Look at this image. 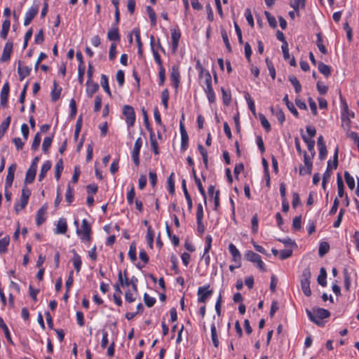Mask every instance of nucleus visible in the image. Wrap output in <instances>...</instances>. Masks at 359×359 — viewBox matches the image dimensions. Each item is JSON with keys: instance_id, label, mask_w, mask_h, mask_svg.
I'll list each match as a JSON object with an SVG mask.
<instances>
[{"instance_id": "0e129e2a", "label": "nucleus", "mask_w": 359, "mask_h": 359, "mask_svg": "<svg viewBox=\"0 0 359 359\" xmlns=\"http://www.w3.org/2000/svg\"><path fill=\"white\" fill-rule=\"evenodd\" d=\"M223 103L228 106L231 102V95L228 93L223 88H222Z\"/></svg>"}, {"instance_id": "bb28decb", "label": "nucleus", "mask_w": 359, "mask_h": 359, "mask_svg": "<svg viewBox=\"0 0 359 359\" xmlns=\"http://www.w3.org/2000/svg\"><path fill=\"white\" fill-rule=\"evenodd\" d=\"M180 72L177 67H172V72L170 74L171 81L175 83V87L177 88L180 83Z\"/></svg>"}, {"instance_id": "37998d69", "label": "nucleus", "mask_w": 359, "mask_h": 359, "mask_svg": "<svg viewBox=\"0 0 359 359\" xmlns=\"http://www.w3.org/2000/svg\"><path fill=\"white\" fill-rule=\"evenodd\" d=\"M222 37L229 53H231L232 48L228 38L226 32L224 29L221 31Z\"/></svg>"}, {"instance_id": "dca6fc26", "label": "nucleus", "mask_w": 359, "mask_h": 359, "mask_svg": "<svg viewBox=\"0 0 359 359\" xmlns=\"http://www.w3.org/2000/svg\"><path fill=\"white\" fill-rule=\"evenodd\" d=\"M47 210V206L43 205L37 212L36 213V225L40 226L46 220L45 215Z\"/></svg>"}, {"instance_id": "f3484780", "label": "nucleus", "mask_w": 359, "mask_h": 359, "mask_svg": "<svg viewBox=\"0 0 359 359\" xmlns=\"http://www.w3.org/2000/svg\"><path fill=\"white\" fill-rule=\"evenodd\" d=\"M107 39L109 41H119L121 39L117 26H114L107 33Z\"/></svg>"}, {"instance_id": "72a5a7b5", "label": "nucleus", "mask_w": 359, "mask_h": 359, "mask_svg": "<svg viewBox=\"0 0 359 359\" xmlns=\"http://www.w3.org/2000/svg\"><path fill=\"white\" fill-rule=\"evenodd\" d=\"M150 142H151V149L154 151L155 154H158V143L155 138L154 133L151 130L150 131Z\"/></svg>"}, {"instance_id": "4d7b16f0", "label": "nucleus", "mask_w": 359, "mask_h": 359, "mask_svg": "<svg viewBox=\"0 0 359 359\" xmlns=\"http://www.w3.org/2000/svg\"><path fill=\"white\" fill-rule=\"evenodd\" d=\"M41 142V135L39 133H37L33 140V142L32 144V149L34 151L38 149Z\"/></svg>"}, {"instance_id": "412c9836", "label": "nucleus", "mask_w": 359, "mask_h": 359, "mask_svg": "<svg viewBox=\"0 0 359 359\" xmlns=\"http://www.w3.org/2000/svg\"><path fill=\"white\" fill-rule=\"evenodd\" d=\"M72 252L74 254L73 258H72V262L74 267L77 273H79L81 271V267L82 264L81 258L79 255H78L74 250H72Z\"/></svg>"}, {"instance_id": "09e8293b", "label": "nucleus", "mask_w": 359, "mask_h": 359, "mask_svg": "<svg viewBox=\"0 0 359 359\" xmlns=\"http://www.w3.org/2000/svg\"><path fill=\"white\" fill-rule=\"evenodd\" d=\"M36 170L37 168L31 165L27 171L25 180H34Z\"/></svg>"}, {"instance_id": "a878e982", "label": "nucleus", "mask_w": 359, "mask_h": 359, "mask_svg": "<svg viewBox=\"0 0 359 359\" xmlns=\"http://www.w3.org/2000/svg\"><path fill=\"white\" fill-rule=\"evenodd\" d=\"M52 166L51 161H46L43 163L39 176V180H43L46 177L47 172L50 169Z\"/></svg>"}, {"instance_id": "4c0bfd02", "label": "nucleus", "mask_w": 359, "mask_h": 359, "mask_svg": "<svg viewBox=\"0 0 359 359\" xmlns=\"http://www.w3.org/2000/svg\"><path fill=\"white\" fill-rule=\"evenodd\" d=\"M65 200L69 205L74 201V192L70 184H68L67 185V189L65 194Z\"/></svg>"}, {"instance_id": "0eeeda50", "label": "nucleus", "mask_w": 359, "mask_h": 359, "mask_svg": "<svg viewBox=\"0 0 359 359\" xmlns=\"http://www.w3.org/2000/svg\"><path fill=\"white\" fill-rule=\"evenodd\" d=\"M330 316V312L323 308L316 309V325L323 327L324 326V322L320 320L324 318H329Z\"/></svg>"}, {"instance_id": "aec40b11", "label": "nucleus", "mask_w": 359, "mask_h": 359, "mask_svg": "<svg viewBox=\"0 0 359 359\" xmlns=\"http://www.w3.org/2000/svg\"><path fill=\"white\" fill-rule=\"evenodd\" d=\"M229 250L233 257V261L235 262H239L241 259V255L236 247L233 244L230 243L229 245Z\"/></svg>"}, {"instance_id": "680f3d73", "label": "nucleus", "mask_w": 359, "mask_h": 359, "mask_svg": "<svg viewBox=\"0 0 359 359\" xmlns=\"http://www.w3.org/2000/svg\"><path fill=\"white\" fill-rule=\"evenodd\" d=\"M16 168H17V166L14 163L9 166V168L8 169V174H7L6 180H14V174H15Z\"/></svg>"}, {"instance_id": "2f4dec72", "label": "nucleus", "mask_w": 359, "mask_h": 359, "mask_svg": "<svg viewBox=\"0 0 359 359\" xmlns=\"http://www.w3.org/2000/svg\"><path fill=\"white\" fill-rule=\"evenodd\" d=\"M283 101L287 105V109L296 116H298V111L292 102H290L288 99V95H285L283 97Z\"/></svg>"}, {"instance_id": "6e6552de", "label": "nucleus", "mask_w": 359, "mask_h": 359, "mask_svg": "<svg viewBox=\"0 0 359 359\" xmlns=\"http://www.w3.org/2000/svg\"><path fill=\"white\" fill-rule=\"evenodd\" d=\"M210 285L200 287L198 289V302L199 303H205L208 298L212 294V290H208Z\"/></svg>"}, {"instance_id": "2eb2a0df", "label": "nucleus", "mask_w": 359, "mask_h": 359, "mask_svg": "<svg viewBox=\"0 0 359 359\" xmlns=\"http://www.w3.org/2000/svg\"><path fill=\"white\" fill-rule=\"evenodd\" d=\"M99 89V85L97 83L92 81L86 82V94L89 97H92L93 94L95 93Z\"/></svg>"}, {"instance_id": "b1692460", "label": "nucleus", "mask_w": 359, "mask_h": 359, "mask_svg": "<svg viewBox=\"0 0 359 359\" xmlns=\"http://www.w3.org/2000/svg\"><path fill=\"white\" fill-rule=\"evenodd\" d=\"M318 69L326 78L329 77L331 74V67L322 62L318 63Z\"/></svg>"}, {"instance_id": "39448f33", "label": "nucleus", "mask_w": 359, "mask_h": 359, "mask_svg": "<svg viewBox=\"0 0 359 359\" xmlns=\"http://www.w3.org/2000/svg\"><path fill=\"white\" fill-rule=\"evenodd\" d=\"M123 114L126 117L128 127L133 126L135 121V114L133 107L130 105H125L123 108Z\"/></svg>"}, {"instance_id": "6ab92c4d", "label": "nucleus", "mask_w": 359, "mask_h": 359, "mask_svg": "<svg viewBox=\"0 0 359 359\" xmlns=\"http://www.w3.org/2000/svg\"><path fill=\"white\" fill-rule=\"evenodd\" d=\"M31 68L27 66H22L20 61L18 62V72L19 74L20 80L22 81L30 73Z\"/></svg>"}, {"instance_id": "49530a36", "label": "nucleus", "mask_w": 359, "mask_h": 359, "mask_svg": "<svg viewBox=\"0 0 359 359\" xmlns=\"http://www.w3.org/2000/svg\"><path fill=\"white\" fill-rule=\"evenodd\" d=\"M344 285L346 290L348 291L351 287V278L348 273L347 269L344 270Z\"/></svg>"}, {"instance_id": "c85d7f7f", "label": "nucleus", "mask_w": 359, "mask_h": 359, "mask_svg": "<svg viewBox=\"0 0 359 359\" xmlns=\"http://www.w3.org/2000/svg\"><path fill=\"white\" fill-rule=\"evenodd\" d=\"M271 111L273 114L276 116L278 121L280 122V124H282L285 121V114L283 111L279 109H274L273 107H271Z\"/></svg>"}, {"instance_id": "c9c22d12", "label": "nucleus", "mask_w": 359, "mask_h": 359, "mask_svg": "<svg viewBox=\"0 0 359 359\" xmlns=\"http://www.w3.org/2000/svg\"><path fill=\"white\" fill-rule=\"evenodd\" d=\"M289 81L291 82L292 86L294 87L295 92L297 93H299L302 90V86L298 81V79L296 78V76L292 75L289 76Z\"/></svg>"}, {"instance_id": "a18cd8bd", "label": "nucleus", "mask_w": 359, "mask_h": 359, "mask_svg": "<svg viewBox=\"0 0 359 359\" xmlns=\"http://www.w3.org/2000/svg\"><path fill=\"white\" fill-rule=\"evenodd\" d=\"M154 237V233L151 230V227L149 226L147 228V243H148V245L150 247V248H153Z\"/></svg>"}, {"instance_id": "ddd939ff", "label": "nucleus", "mask_w": 359, "mask_h": 359, "mask_svg": "<svg viewBox=\"0 0 359 359\" xmlns=\"http://www.w3.org/2000/svg\"><path fill=\"white\" fill-rule=\"evenodd\" d=\"M9 83L8 82H6L4 85L2 87L1 91V102L0 104L2 107H6L7 105L8 102V97L9 94Z\"/></svg>"}, {"instance_id": "a19ab883", "label": "nucleus", "mask_w": 359, "mask_h": 359, "mask_svg": "<svg viewBox=\"0 0 359 359\" xmlns=\"http://www.w3.org/2000/svg\"><path fill=\"white\" fill-rule=\"evenodd\" d=\"M63 170V163L62 159H60L55 167V177L56 180H59L61 175V172Z\"/></svg>"}, {"instance_id": "f704fd0d", "label": "nucleus", "mask_w": 359, "mask_h": 359, "mask_svg": "<svg viewBox=\"0 0 359 359\" xmlns=\"http://www.w3.org/2000/svg\"><path fill=\"white\" fill-rule=\"evenodd\" d=\"M126 273H127V272H126V271H124V276H125L124 278H123V274H122L121 271H120L118 274V280L122 287L130 285L129 279L128 278Z\"/></svg>"}, {"instance_id": "052dcab7", "label": "nucleus", "mask_w": 359, "mask_h": 359, "mask_svg": "<svg viewBox=\"0 0 359 359\" xmlns=\"http://www.w3.org/2000/svg\"><path fill=\"white\" fill-rule=\"evenodd\" d=\"M292 254V250H290V249H285V250H280V253H279L280 259L281 260L286 259L289 258L290 257H291Z\"/></svg>"}, {"instance_id": "de8ad7c7", "label": "nucleus", "mask_w": 359, "mask_h": 359, "mask_svg": "<svg viewBox=\"0 0 359 359\" xmlns=\"http://www.w3.org/2000/svg\"><path fill=\"white\" fill-rule=\"evenodd\" d=\"M168 100H169V93L167 89H165L161 93V100L163 104L165 109H167L168 107Z\"/></svg>"}, {"instance_id": "3c124183", "label": "nucleus", "mask_w": 359, "mask_h": 359, "mask_svg": "<svg viewBox=\"0 0 359 359\" xmlns=\"http://www.w3.org/2000/svg\"><path fill=\"white\" fill-rule=\"evenodd\" d=\"M144 302L147 306L151 307L154 305L156 302V299L150 297L148 294L144 293Z\"/></svg>"}, {"instance_id": "9d476101", "label": "nucleus", "mask_w": 359, "mask_h": 359, "mask_svg": "<svg viewBox=\"0 0 359 359\" xmlns=\"http://www.w3.org/2000/svg\"><path fill=\"white\" fill-rule=\"evenodd\" d=\"M142 145V140L141 137H138L135 142L133 150L132 152V158L136 165L139 164V154Z\"/></svg>"}, {"instance_id": "393cba45", "label": "nucleus", "mask_w": 359, "mask_h": 359, "mask_svg": "<svg viewBox=\"0 0 359 359\" xmlns=\"http://www.w3.org/2000/svg\"><path fill=\"white\" fill-rule=\"evenodd\" d=\"M330 244L326 241H321L319 243L318 255L323 257L330 250Z\"/></svg>"}, {"instance_id": "603ef678", "label": "nucleus", "mask_w": 359, "mask_h": 359, "mask_svg": "<svg viewBox=\"0 0 359 359\" xmlns=\"http://www.w3.org/2000/svg\"><path fill=\"white\" fill-rule=\"evenodd\" d=\"M344 213H345V210L344 208H341L339 212L336 221L333 224V226L334 228H338L340 226Z\"/></svg>"}, {"instance_id": "8fccbe9b", "label": "nucleus", "mask_w": 359, "mask_h": 359, "mask_svg": "<svg viewBox=\"0 0 359 359\" xmlns=\"http://www.w3.org/2000/svg\"><path fill=\"white\" fill-rule=\"evenodd\" d=\"M128 256L130 259L134 262L137 259L136 257V245L135 243H132L130 245V249L128 252Z\"/></svg>"}, {"instance_id": "58836bf2", "label": "nucleus", "mask_w": 359, "mask_h": 359, "mask_svg": "<svg viewBox=\"0 0 359 359\" xmlns=\"http://www.w3.org/2000/svg\"><path fill=\"white\" fill-rule=\"evenodd\" d=\"M245 99L248 103L249 109L253 114H255V106L254 100L251 98L250 94L248 93H245Z\"/></svg>"}, {"instance_id": "bf43d9fd", "label": "nucleus", "mask_w": 359, "mask_h": 359, "mask_svg": "<svg viewBox=\"0 0 359 359\" xmlns=\"http://www.w3.org/2000/svg\"><path fill=\"white\" fill-rule=\"evenodd\" d=\"M245 18L251 27H254L253 17L250 8H246L245 11Z\"/></svg>"}, {"instance_id": "9b49d317", "label": "nucleus", "mask_w": 359, "mask_h": 359, "mask_svg": "<svg viewBox=\"0 0 359 359\" xmlns=\"http://www.w3.org/2000/svg\"><path fill=\"white\" fill-rule=\"evenodd\" d=\"M39 12L38 6H32L25 13L24 25H29Z\"/></svg>"}, {"instance_id": "423d86ee", "label": "nucleus", "mask_w": 359, "mask_h": 359, "mask_svg": "<svg viewBox=\"0 0 359 359\" xmlns=\"http://www.w3.org/2000/svg\"><path fill=\"white\" fill-rule=\"evenodd\" d=\"M31 194L30 191L25 187L22 190V196L20 198V203L17 204L15 207V210L17 212L24 209L28 203V199Z\"/></svg>"}, {"instance_id": "f257e3e1", "label": "nucleus", "mask_w": 359, "mask_h": 359, "mask_svg": "<svg viewBox=\"0 0 359 359\" xmlns=\"http://www.w3.org/2000/svg\"><path fill=\"white\" fill-rule=\"evenodd\" d=\"M302 137L307 145L308 149L311 151V156L306 154V151H302L300 147V142L297 137L294 138V144L297 151L299 154L304 155V165L299 168V174L301 176L304 177L306 175H311L313 169V162L311 158L314 156V152L312 151L314 147V141L312 140L314 137V128L311 126L306 127V131L303 129L300 130Z\"/></svg>"}, {"instance_id": "473e14b6", "label": "nucleus", "mask_w": 359, "mask_h": 359, "mask_svg": "<svg viewBox=\"0 0 359 359\" xmlns=\"http://www.w3.org/2000/svg\"><path fill=\"white\" fill-rule=\"evenodd\" d=\"M81 232L91 233V226H90V224L88 222L86 219H83L82 220L81 230H80V229L76 230V233L78 234H80Z\"/></svg>"}, {"instance_id": "f03ea898", "label": "nucleus", "mask_w": 359, "mask_h": 359, "mask_svg": "<svg viewBox=\"0 0 359 359\" xmlns=\"http://www.w3.org/2000/svg\"><path fill=\"white\" fill-rule=\"evenodd\" d=\"M311 278V273L310 269L309 268L305 269L301 276L300 282L302 290L306 297H310L312 294L310 288Z\"/></svg>"}, {"instance_id": "774afa93", "label": "nucleus", "mask_w": 359, "mask_h": 359, "mask_svg": "<svg viewBox=\"0 0 359 359\" xmlns=\"http://www.w3.org/2000/svg\"><path fill=\"white\" fill-rule=\"evenodd\" d=\"M317 90L320 95H325L328 90V86L318 81L317 83Z\"/></svg>"}, {"instance_id": "c756f323", "label": "nucleus", "mask_w": 359, "mask_h": 359, "mask_svg": "<svg viewBox=\"0 0 359 359\" xmlns=\"http://www.w3.org/2000/svg\"><path fill=\"white\" fill-rule=\"evenodd\" d=\"M101 86L103 88L104 90L109 95L111 96V90L109 86L108 78L105 74H102L101 76Z\"/></svg>"}, {"instance_id": "f8f14e48", "label": "nucleus", "mask_w": 359, "mask_h": 359, "mask_svg": "<svg viewBox=\"0 0 359 359\" xmlns=\"http://www.w3.org/2000/svg\"><path fill=\"white\" fill-rule=\"evenodd\" d=\"M181 37V32L178 29L171 30L172 50L175 53L178 48L179 41Z\"/></svg>"}, {"instance_id": "7c9ffc66", "label": "nucleus", "mask_w": 359, "mask_h": 359, "mask_svg": "<svg viewBox=\"0 0 359 359\" xmlns=\"http://www.w3.org/2000/svg\"><path fill=\"white\" fill-rule=\"evenodd\" d=\"M211 339H212V341L213 343V345L217 348L219 346V339H218V336H217V330H216V327H215V325L213 323L211 325Z\"/></svg>"}, {"instance_id": "e433bc0d", "label": "nucleus", "mask_w": 359, "mask_h": 359, "mask_svg": "<svg viewBox=\"0 0 359 359\" xmlns=\"http://www.w3.org/2000/svg\"><path fill=\"white\" fill-rule=\"evenodd\" d=\"M10 242L9 236H6L0 239V254L4 253L7 251V247Z\"/></svg>"}, {"instance_id": "c03bdc74", "label": "nucleus", "mask_w": 359, "mask_h": 359, "mask_svg": "<svg viewBox=\"0 0 359 359\" xmlns=\"http://www.w3.org/2000/svg\"><path fill=\"white\" fill-rule=\"evenodd\" d=\"M259 120L261 122L262 126L264 127V128L266 130V132L270 131L271 130V125L269 122V121L266 119L265 116L262 114H259Z\"/></svg>"}, {"instance_id": "1a4fd4ad", "label": "nucleus", "mask_w": 359, "mask_h": 359, "mask_svg": "<svg viewBox=\"0 0 359 359\" xmlns=\"http://www.w3.org/2000/svg\"><path fill=\"white\" fill-rule=\"evenodd\" d=\"M337 163H338V151L337 150L334 154V156L333 162L331 163L330 161H328V162H327V170L323 175V180H327L330 177V173L333 170L337 168Z\"/></svg>"}, {"instance_id": "5fc2aeb1", "label": "nucleus", "mask_w": 359, "mask_h": 359, "mask_svg": "<svg viewBox=\"0 0 359 359\" xmlns=\"http://www.w3.org/2000/svg\"><path fill=\"white\" fill-rule=\"evenodd\" d=\"M264 14H265V15H266V17L267 18V20H268V22H269V25L271 27L275 28L277 26V22H276V18L273 15H271L270 14V13L268 12V11H265Z\"/></svg>"}, {"instance_id": "4be33fe9", "label": "nucleus", "mask_w": 359, "mask_h": 359, "mask_svg": "<svg viewBox=\"0 0 359 359\" xmlns=\"http://www.w3.org/2000/svg\"><path fill=\"white\" fill-rule=\"evenodd\" d=\"M317 282L322 287L327 286V271L324 267H322L320 270V273L317 278Z\"/></svg>"}, {"instance_id": "6e6d98bb", "label": "nucleus", "mask_w": 359, "mask_h": 359, "mask_svg": "<svg viewBox=\"0 0 359 359\" xmlns=\"http://www.w3.org/2000/svg\"><path fill=\"white\" fill-rule=\"evenodd\" d=\"M116 79L119 86L122 87L125 81L124 72L123 70H118L116 72Z\"/></svg>"}, {"instance_id": "a211bd4d", "label": "nucleus", "mask_w": 359, "mask_h": 359, "mask_svg": "<svg viewBox=\"0 0 359 359\" xmlns=\"http://www.w3.org/2000/svg\"><path fill=\"white\" fill-rule=\"evenodd\" d=\"M67 230V221L65 218H60L57 221L55 233L65 234Z\"/></svg>"}, {"instance_id": "20e7f679", "label": "nucleus", "mask_w": 359, "mask_h": 359, "mask_svg": "<svg viewBox=\"0 0 359 359\" xmlns=\"http://www.w3.org/2000/svg\"><path fill=\"white\" fill-rule=\"evenodd\" d=\"M245 258L249 262H253L257 264V266L262 271H266V266L262 262L259 255L254 252L252 250H248L245 254Z\"/></svg>"}, {"instance_id": "e2e57ef3", "label": "nucleus", "mask_w": 359, "mask_h": 359, "mask_svg": "<svg viewBox=\"0 0 359 359\" xmlns=\"http://www.w3.org/2000/svg\"><path fill=\"white\" fill-rule=\"evenodd\" d=\"M189 146V136L188 135H181V149L185 151Z\"/></svg>"}, {"instance_id": "4468645a", "label": "nucleus", "mask_w": 359, "mask_h": 359, "mask_svg": "<svg viewBox=\"0 0 359 359\" xmlns=\"http://www.w3.org/2000/svg\"><path fill=\"white\" fill-rule=\"evenodd\" d=\"M13 50V43L11 41H7L4 46L2 55L1 57V62L8 61Z\"/></svg>"}, {"instance_id": "864d4df0", "label": "nucleus", "mask_w": 359, "mask_h": 359, "mask_svg": "<svg viewBox=\"0 0 359 359\" xmlns=\"http://www.w3.org/2000/svg\"><path fill=\"white\" fill-rule=\"evenodd\" d=\"M85 74V66L79 64L78 67V81L79 83L82 84L83 82V76Z\"/></svg>"}, {"instance_id": "79ce46f5", "label": "nucleus", "mask_w": 359, "mask_h": 359, "mask_svg": "<svg viewBox=\"0 0 359 359\" xmlns=\"http://www.w3.org/2000/svg\"><path fill=\"white\" fill-rule=\"evenodd\" d=\"M290 6L295 11H298L300 8L304 7L305 0H291Z\"/></svg>"}, {"instance_id": "cd10ccee", "label": "nucleus", "mask_w": 359, "mask_h": 359, "mask_svg": "<svg viewBox=\"0 0 359 359\" xmlns=\"http://www.w3.org/2000/svg\"><path fill=\"white\" fill-rule=\"evenodd\" d=\"M0 328L3 330L7 340L13 344L9 330L1 317H0Z\"/></svg>"}, {"instance_id": "ea45409f", "label": "nucleus", "mask_w": 359, "mask_h": 359, "mask_svg": "<svg viewBox=\"0 0 359 359\" xmlns=\"http://www.w3.org/2000/svg\"><path fill=\"white\" fill-rule=\"evenodd\" d=\"M147 11L150 19L151 25L155 26L156 24V15L154 9L151 6H147Z\"/></svg>"}, {"instance_id": "69168bd1", "label": "nucleus", "mask_w": 359, "mask_h": 359, "mask_svg": "<svg viewBox=\"0 0 359 359\" xmlns=\"http://www.w3.org/2000/svg\"><path fill=\"white\" fill-rule=\"evenodd\" d=\"M252 230L254 233H257L258 231V217L255 214L251 219Z\"/></svg>"}, {"instance_id": "7ed1b4c3", "label": "nucleus", "mask_w": 359, "mask_h": 359, "mask_svg": "<svg viewBox=\"0 0 359 359\" xmlns=\"http://www.w3.org/2000/svg\"><path fill=\"white\" fill-rule=\"evenodd\" d=\"M205 84L204 90L207 95L208 100L210 103H213L215 102V94L212 86L211 75L208 72L205 74Z\"/></svg>"}, {"instance_id": "338daca9", "label": "nucleus", "mask_w": 359, "mask_h": 359, "mask_svg": "<svg viewBox=\"0 0 359 359\" xmlns=\"http://www.w3.org/2000/svg\"><path fill=\"white\" fill-rule=\"evenodd\" d=\"M266 62L268 67V69L269 72V74L271 76L273 79H275L276 78V69L271 61H269L268 59H266Z\"/></svg>"}, {"instance_id": "13d9d810", "label": "nucleus", "mask_w": 359, "mask_h": 359, "mask_svg": "<svg viewBox=\"0 0 359 359\" xmlns=\"http://www.w3.org/2000/svg\"><path fill=\"white\" fill-rule=\"evenodd\" d=\"M52 141L53 138L51 137H45L42 144V149L44 152H46L48 150L51 145Z\"/></svg>"}, {"instance_id": "5701e85b", "label": "nucleus", "mask_w": 359, "mask_h": 359, "mask_svg": "<svg viewBox=\"0 0 359 359\" xmlns=\"http://www.w3.org/2000/svg\"><path fill=\"white\" fill-rule=\"evenodd\" d=\"M154 36H151L150 37V44L151 47V50L154 55V60L158 64V65L160 67H163L162 60L161 59L160 55L158 54V51L154 48Z\"/></svg>"}]
</instances>
